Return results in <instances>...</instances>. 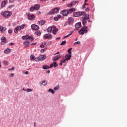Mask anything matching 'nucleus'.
Segmentation results:
<instances>
[{"instance_id":"864d4df0","label":"nucleus","mask_w":127,"mask_h":127,"mask_svg":"<svg viewBox=\"0 0 127 127\" xmlns=\"http://www.w3.org/2000/svg\"><path fill=\"white\" fill-rule=\"evenodd\" d=\"M9 1L10 3H12L14 1V0H9Z\"/></svg>"},{"instance_id":"2eb2a0df","label":"nucleus","mask_w":127,"mask_h":127,"mask_svg":"<svg viewBox=\"0 0 127 127\" xmlns=\"http://www.w3.org/2000/svg\"><path fill=\"white\" fill-rule=\"evenodd\" d=\"M68 13H72V12H74V11H76V8H71L70 9H67Z\"/></svg>"},{"instance_id":"7ed1b4c3","label":"nucleus","mask_w":127,"mask_h":127,"mask_svg":"<svg viewBox=\"0 0 127 127\" xmlns=\"http://www.w3.org/2000/svg\"><path fill=\"white\" fill-rule=\"evenodd\" d=\"M86 13L84 11L75 12L73 13V16L74 17H79L82 15H85Z\"/></svg>"},{"instance_id":"ea45409f","label":"nucleus","mask_w":127,"mask_h":127,"mask_svg":"<svg viewBox=\"0 0 127 127\" xmlns=\"http://www.w3.org/2000/svg\"><path fill=\"white\" fill-rule=\"evenodd\" d=\"M65 44H66V41H64L60 44V45H65Z\"/></svg>"},{"instance_id":"39448f33","label":"nucleus","mask_w":127,"mask_h":127,"mask_svg":"<svg viewBox=\"0 0 127 127\" xmlns=\"http://www.w3.org/2000/svg\"><path fill=\"white\" fill-rule=\"evenodd\" d=\"M26 15L28 16V19L29 20H34L35 18V16L34 14H31L29 13H26Z\"/></svg>"},{"instance_id":"37998d69","label":"nucleus","mask_w":127,"mask_h":127,"mask_svg":"<svg viewBox=\"0 0 127 127\" xmlns=\"http://www.w3.org/2000/svg\"><path fill=\"white\" fill-rule=\"evenodd\" d=\"M70 35H72V34H69L67 35L64 36V39H65V38H67V37H68L69 36H70Z\"/></svg>"},{"instance_id":"e433bc0d","label":"nucleus","mask_w":127,"mask_h":127,"mask_svg":"<svg viewBox=\"0 0 127 127\" xmlns=\"http://www.w3.org/2000/svg\"><path fill=\"white\" fill-rule=\"evenodd\" d=\"M76 44H81V42H80V41H77V42H75V43L73 44V46H75L76 45Z\"/></svg>"},{"instance_id":"ddd939ff","label":"nucleus","mask_w":127,"mask_h":127,"mask_svg":"<svg viewBox=\"0 0 127 127\" xmlns=\"http://www.w3.org/2000/svg\"><path fill=\"white\" fill-rule=\"evenodd\" d=\"M62 12H63V15L64 16H67L68 15V14H69L68 10H67V9L63 10Z\"/></svg>"},{"instance_id":"dca6fc26","label":"nucleus","mask_w":127,"mask_h":127,"mask_svg":"<svg viewBox=\"0 0 127 127\" xmlns=\"http://www.w3.org/2000/svg\"><path fill=\"white\" fill-rule=\"evenodd\" d=\"M71 56L72 55H69V54H67L65 57L66 61H68V60H70V59H71Z\"/></svg>"},{"instance_id":"4c0bfd02","label":"nucleus","mask_w":127,"mask_h":127,"mask_svg":"<svg viewBox=\"0 0 127 127\" xmlns=\"http://www.w3.org/2000/svg\"><path fill=\"white\" fill-rule=\"evenodd\" d=\"M67 7H72L73 5L72 3H70L67 4Z\"/></svg>"},{"instance_id":"6e6552de","label":"nucleus","mask_w":127,"mask_h":127,"mask_svg":"<svg viewBox=\"0 0 127 127\" xmlns=\"http://www.w3.org/2000/svg\"><path fill=\"white\" fill-rule=\"evenodd\" d=\"M45 39H52V35L50 34H46L44 36Z\"/></svg>"},{"instance_id":"a19ab883","label":"nucleus","mask_w":127,"mask_h":127,"mask_svg":"<svg viewBox=\"0 0 127 127\" xmlns=\"http://www.w3.org/2000/svg\"><path fill=\"white\" fill-rule=\"evenodd\" d=\"M9 77L10 78H12V77H14V74L13 73H10L9 75Z\"/></svg>"},{"instance_id":"bb28decb","label":"nucleus","mask_w":127,"mask_h":127,"mask_svg":"<svg viewBox=\"0 0 127 127\" xmlns=\"http://www.w3.org/2000/svg\"><path fill=\"white\" fill-rule=\"evenodd\" d=\"M49 68L51 67H49V66H48V65H44L42 67V68L44 69V70H47V69H49Z\"/></svg>"},{"instance_id":"052dcab7","label":"nucleus","mask_w":127,"mask_h":127,"mask_svg":"<svg viewBox=\"0 0 127 127\" xmlns=\"http://www.w3.org/2000/svg\"><path fill=\"white\" fill-rule=\"evenodd\" d=\"M41 53H44V50H43V49L41 50Z\"/></svg>"},{"instance_id":"c756f323","label":"nucleus","mask_w":127,"mask_h":127,"mask_svg":"<svg viewBox=\"0 0 127 127\" xmlns=\"http://www.w3.org/2000/svg\"><path fill=\"white\" fill-rule=\"evenodd\" d=\"M42 85H43V86H47V81L46 80H43V81H42Z\"/></svg>"},{"instance_id":"f8f14e48","label":"nucleus","mask_w":127,"mask_h":127,"mask_svg":"<svg viewBox=\"0 0 127 127\" xmlns=\"http://www.w3.org/2000/svg\"><path fill=\"white\" fill-rule=\"evenodd\" d=\"M6 2H7V0H4L1 2V5H0L1 8L5 6V4H6Z\"/></svg>"},{"instance_id":"e2e57ef3","label":"nucleus","mask_w":127,"mask_h":127,"mask_svg":"<svg viewBox=\"0 0 127 127\" xmlns=\"http://www.w3.org/2000/svg\"><path fill=\"white\" fill-rule=\"evenodd\" d=\"M57 40H60V39H61V38L60 37H58L56 38Z\"/></svg>"},{"instance_id":"f257e3e1","label":"nucleus","mask_w":127,"mask_h":127,"mask_svg":"<svg viewBox=\"0 0 127 127\" xmlns=\"http://www.w3.org/2000/svg\"><path fill=\"white\" fill-rule=\"evenodd\" d=\"M0 14L3 15L5 18H8L12 14V12L9 11H5L4 12H1Z\"/></svg>"},{"instance_id":"412c9836","label":"nucleus","mask_w":127,"mask_h":127,"mask_svg":"<svg viewBox=\"0 0 127 127\" xmlns=\"http://www.w3.org/2000/svg\"><path fill=\"white\" fill-rule=\"evenodd\" d=\"M89 18H90V15H89V14H85L83 18V19H85L86 20H88Z\"/></svg>"},{"instance_id":"a18cd8bd","label":"nucleus","mask_w":127,"mask_h":127,"mask_svg":"<svg viewBox=\"0 0 127 127\" xmlns=\"http://www.w3.org/2000/svg\"><path fill=\"white\" fill-rule=\"evenodd\" d=\"M58 89H59V86L58 85L54 88V89L55 90H58Z\"/></svg>"},{"instance_id":"bf43d9fd","label":"nucleus","mask_w":127,"mask_h":127,"mask_svg":"<svg viewBox=\"0 0 127 127\" xmlns=\"http://www.w3.org/2000/svg\"><path fill=\"white\" fill-rule=\"evenodd\" d=\"M31 45H32V46L36 45V43H32V44H31Z\"/></svg>"},{"instance_id":"58836bf2","label":"nucleus","mask_w":127,"mask_h":127,"mask_svg":"<svg viewBox=\"0 0 127 127\" xmlns=\"http://www.w3.org/2000/svg\"><path fill=\"white\" fill-rule=\"evenodd\" d=\"M34 55H31L30 56V59L31 60H34Z\"/></svg>"},{"instance_id":"69168bd1","label":"nucleus","mask_w":127,"mask_h":127,"mask_svg":"<svg viewBox=\"0 0 127 127\" xmlns=\"http://www.w3.org/2000/svg\"><path fill=\"white\" fill-rule=\"evenodd\" d=\"M63 64V63H62V62H61V63H60V65L61 66H62Z\"/></svg>"},{"instance_id":"774afa93","label":"nucleus","mask_w":127,"mask_h":127,"mask_svg":"<svg viewBox=\"0 0 127 127\" xmlns=\"http://www.w3.org/2000/svg\"><path fill=\"white\" fill-rule=\"evenodd\" d=\"M60 52H58L57 53L55 54V55H56V54H60Z\"/></svg>"},{"instance_id":"4be33fe9","label":"nucleus","mask_w":127,"mask_h":127,"mask_svg":"<svg viewBox=\"0 0 127 127\" xmlns=\"http://www.w3.org/2000/svg\"><path fill=\"white\" fill-rule=\"evenodd\" d=\"M61 56L59 55H57L55 56L53 59V61H57L59 58H60Z\"/></svg>"},{"instance_id":"f3484780","label":"nucleus","mask_w":127,"mask_h":127,"mask_svg":"<svg viewBox=\"0 0 127 127\" xmlns=\"http://www.w3.org/2000/svg\"><path fill=\"white\" fill-rule=\"evenodd\" d=\"M16 28L18 30H21V29H23V28H24V24L21 25V26H18Z\"/></svg>"},{"instance_id":"c9c22d12","label":"nucleus","mask_w":127,"mask_h":127,"mask_svg":"<svg viewBox=\"0 0 127 127\" xmlns=\"http://www.w3.org/2000/svg\"><path fill=\"white\" fill-rule=\"evenodd\" d=\"M34 60L36 62H39V61H40V59H39V58H35Z\"/></svg>"},{"instance_id":"13d9d810","label":"nucleus","mask_w":127,"mask_h":127,"mask_svg":"<svg viewBox=\"0 0 127 127\" xmlns=\"http://www.w3.org/2000/svg\"><path fill=\"white\" fill-rule=\"evenodd\" d=\"M40 13H41V12H40V11H38L37 12V14H40Z\"/></svg>"},{"instance_id":"6ab92c4d","label":"nucleus","mask_w":127,"mask_h":127,"mask_svg":"<svg viewBox=\"0 0 127 127\" xmlns=\"http://www.w3.org/2000/svg\"><path fill=\"white\" fill-rule=\"evenodd\" d=\"M82 26V24L80 22H78L75 25V28H80Z\"/></svg>"},{"instance_id":"aec40b11","label":"nucleus","mask_w":127,"mask_h":127,"mask_svg":"<svg viewBox=\"0 0 127 127\" xmlns=\"http://www.w3.org/2000/svg\"><path fill=\"white\" fill-rule=\"evenodd\" d=\"M38 23H39L40 25H44V24H45V20L38 21Z\"/></svg>"},{"instance_id":"49530a36","label":"nucleus","mask_w":127,"mask_h":127,"mask_svg":"<svg viewBox=\"0 0 127 127\" xmlns=\"http://www.w3.org/2000/svg\"><path fill=\"white\" fill-rule=\"evenodd\" d=\"M71 3L72 5H75L76 4V1H72Z\"/></svg>"},{"instance_id":"9d476101","label":"nucleus","mask_w":127,"mask_h":127,"mask_svg":"<svg viewBox=\"0 0 127 127\" xmlns=\"http://www.w3.org/2000/svg\"><path fill=\"white\" fill-rule=\"evenodd\" d=\"M52 67H54V68H56V67H58V64H57V62H55L53 64H51L50 65V68H52Z\"/></svg>"},{"instance_id":"5701e85b","label":"nucleus","mask_w":127,"mask_h":127,"mask_svg":"<svg viewBox=\"0 0 127 127\" xmlns=\"http://www.w3.org/2000/svg\"><path fill=\"white\" fill-rule=\"evenodd\" d=\"M22 38L23 40H27V39H29V36H23Z\"/></svg>"},{"instance_id":"4d7b16f0","label":"nucleus","mask_w":127,"mask_h":127,"mask_svg":"<svg viewBox=\"0 0 127 127\" xmlns=\"http://www.w3.org/2000/svg\"><path fill=\"white\" fill-rule=\"evenodd\" d=\"M4 64H5V65H8V62H4Z\"/></svg>"},{"instance_id":"6e6d98bb","label":"nucleus","mask_w":127,"mask_h":127,"mask_svg":"<svg viewBox=\"0 0 127 127\" xmlns=\"http://www.w3.org/2000/svg\"><path fill=\"white\" fill-rule=\"evenodd\" d=\"M85 10H86V11H89V10H90V8L89 7H87Z\"/></svg>"},{"instance_id":"4468645a","label":"nucleus","mask_w":127,"mask_h":127,"mask_svg":"<svg viewBox=\"0 0 127 127\" xmlns=\"http://www.w3.org/2000/svg\"><path fill=\"white\" fill-rule=\"evenodd\" d=\"M39 59L40 61H43V60H45L46 59V56L45 55H40L39 57Z\"/></svg>"},{"instance_id":"09e8293b","label":"nucleus","mask_w":127,"mask_h":127,"mask_svg":"<svg viewBox=\"0 0 127 127\" xmlns=\"http://www.w3.org/2000/svg\"><path fill=\"white\" fill-rule=\"evenodd\" d=\"M54 19L55 21H58V17H55Z\"/></svg>"},{"instance_id":"393cba45","label":"nucleus","mask_w":127,"mask_h":127,"mask_svg":"<svg viewBox=\"0 0 127 127\" xmlns=\"http://www.w3.org/2000/svg\"><path fill=\"white\" fill-rule=\"evenodd\" d=\"M52 29H53V27H49V28H48L47 30L49 33H51V32H52Z\"/></svg>"},{"instance_id":"cd10ccee","label":"nucleus","mask_w":127,"mask_h":127,"mask_svg":"<svg viewBox=\"0 0 127 127\" xmlns=\"http://www.w3.org/2000/svg\"><path fill=\"white\" fill-rule=\"evenodd\" d=\"M5 30H6V28L2 26V28H1V30H0V31H1L2 33H3V32H4V31H5Z\"/></svg>"},{"instance_id":"79ce46f5","label":"nucleus","mask_w":127,"mask_h":127,"mask_svg":"<svg viewBox=\"0 0 127 127\" xmlns=\"http://www.w3.org/2000/svg\"><path fill=\"white\" fill-rule=\"evenodd\" d=\"M27 92L28 93H29V92H32V89H30V88H28V89H27Z\"/></svg>"},{"instance_id":"603ef678","label":"nucleus","mask_w":127,"mask_h":127,"mask_svg":"<svg viewBox=\"0 0 127 127\" xmlns=\"http://www.w3.org/2000/svg\"><path fill=\"white\" fill-rule=\"evenodd\" d=\"M40 47H41V48H44V44H42L40 45Z\"/></svg>"},{"instance_id":"c03bdc74","label":"nucleus","mask_w":127,"mask_h":127,"mask_svg":"<svg viewBox=\"0 0 127 127\" xmlns=\"http://www.w3.org/2000/svg\"><path fill=\"white\" fill-rule=\"evenodd\" d=\"M14 32H15V33H18V31L16 28L14 29Z\"/></svg>"},{"instance_id":"de8ad7c7","label":"nucleus","mask_w":127,"mask_h":127,"mask_svg":"<svg viewBox=\"0 0 127 127\" xmlns=\"http://www.w3.org/2000/svg\"><path fill=\"white\" fill-rule=\"evenodd\" d=\"M8 32L10 34H11L12 33V30H11V29H9L8 30Z\"/></svg>"},{"instance_id":"5fc2aeb1","label":"nucleus","mask_w":127,"mask_h":127,"mask_svg":"<svg viewBox=\"0 0 127 127\" xmlns=\"http://www.w3.org/2000/svg\"><path fill=\"white\" fill-rule=\"evenodd\" d=\"M57 16H58V18H61V15L58 14V15H57Z\"/></svg>"},{"instance_id":"20e7f679","label":"nucleus","mask_w":127,"mask_h":127,"mask_svg":"<svg viewBox=\"0 0 127 127\" xmlns=\"http://www.w3.org/2000/svg\"><path fill=\"white\" fill-rule=\"evenodd\" d=\"M59 9H60V8L59 7L55 8L51 11L48 12L47 14H50L51 15H52V14H54L55 12H58V11H59Z\"/></svg>"},{"instance_id":"473e14b6","label":"nucleus","mask_w":127,"mask_h":127,"mask_svg":"<svg viewBox=\"0 0 127 127\" xmlns=\"http://www.w3.org/2000/svg\"><path fill=\"white\" fill-rule=\"evenodd\" d=\"M67 52H68V54L72 55V48H69L68 51Z\"/></svg>"},{"instance_id":"0e129e2a","label":"nucleus","mask_w":127,"mask_h":127,"mask_svg":"<svg viewBox=\"0 0 127 127\" xmlns=\"http://www.w3.org/2000/svg\"><path fill=\"white\" fill-rule=\"evenodd\" d=\"M46 73H47L48 74H49L50 73V70H48L46 71Z\"/></svg>"},{"instance_id":"72a5a7b5","label":"nucleus","mask_w":127,"mask_h":127,"mask_svg":"<svg viewBox=\"0 0 127 127\" xmlns=\"http://www.w3.org/2000/svg\"><path fill=\"white\" fill-rule=\"evenodd\" d=\"M34 9H35V8H34V6H31L30 8V11L32 12L33 11H34Z\"/></svg>"},{"instance_id":"a211bd4d","label":"nucleus","mask_w":127,"mask_h":127,"mask_svg":"<svg viewBox=\"0 0 127 127\" xmlns=\"http://www.w3.org/2000/svg\"><path fill=\"white\" fill-rule=\"evenodd\" d=\"M34 7L36 10H39V9H40V4H35Z\"/></svg>"},{"instance_id":"c85d7f7f","label":"nucleus","mask_w":127,"mask_h":127,"mask_svg":"<svg viewBox=\"0 0 127 127\" xmlns=\"http://www.w3.org/2000/svg\"><path fill=\"white\" fill-rule=\"evenodd\" d=\"M48 92H49V93H52V94H55V91H54V90L51 89V88H50Z\"/></svg>"},{"instance_id":"b1692460","label":"nucleus","mask_w":127,"mask_h":127,"mask_svg":"<svg viewBox=\"0 0 127 127\" xmlns=\"http://www.w3.org/2000/svg\"><path fill=\"white\" fill-rule=\"evenodd\" d=\"M10 49H6L4 51V53H5V54H8L10 52Z\"/></svg>"},{"instance_id":"0eeeda50","label":"nucleus","mask_w":127,"mask_h":127,"mask_svg":"<svg viewBox=\"0 0 127 127\" xmlns=\"http://www.w3.org/2000/svg\"><path fill=\"white\" fill-rule=\"evenodd\" d=\"M31 28H32L33 30H38V29H39V26L35 24H32L31 26Z\"/></svg>"},{"instance_id":"423d86ee","label":"nucleus","mask_w":127,"mask_h":127,"mask_svg":"<svg viewBox=\"0 0 127 127\" xmlns=\"http://www.w3.org/2000/svg\"><path fill=\"white\" fill-rule=\"evenodd\" d=\"M74 21H75V20L72 17H70L67 19V23L68 25H72V24L74 23Z\"/></svg>"},{"instance_id":"1a4fd4ad","label":"nucleus","mask_w":127,"mask_h":127,"mask_svg":"<svg viewBox=\"0 0 127 127\" xmlns=\"http://www.w3.org/2000/svg\"><path fill=\"white\" fill-rule=\"evenodd\" d=\"M1 45H4L6 43V38L5 37H2L1 38Z\"/></svg>"},{"instance_id":"a878e982","label":"nucleus","mask_w":127,"mask_h":127,"mask_svg":"<svg viewBox=\"0 0 127 127\" xmlns=\"http://www.w3.org/2000/svg\"><path fill=\"white\" fill-rule=\"evenodd\" d=\"M23 44L24 45H25L26 47H29V44H30V43H29V42H28V41H25V42L23 43Z\"/></svg>"},{"instance_id":"2f4dec72","label":"nucleus","mask_w":127,"mask_h":127,"mask_svg":"<svg viewBox=\"0 0 127 127\" xmlns=\"http://www.w3.org/2000/svg\"><path fill=\"white\" fill-rule=\"evenodd\" d=\"M35 35H41V32L40 31H37L35 33Z\"/></svg>"},{"instance_id":"338daca9","label":"nucleus","mask_w":127,"mask_h":127,"mask_svg":"<svg viewBox=\"0 0 127 127\" xmlns=\"http://www.w3.org/2000/svg\"><path fill=\"white\" fill-rule=\"evenodd\" d=\"M25 74H26V75H28V71H26Z\"/></svg>"},{"instance_id":"3c124183","label":"nucleus","mask_w":127,"mask_h":127,"mask_svg":"<svg viewBox=\"0 0 127 127\" xmlns=\"http://www.w3.org/2000/svg\"><path fill=\"white\" fill-rule=\"evenodd\" d=\"M14 6V5H10L8 6V8H12V7H13Z\"/></svg>"},{"instance_id":"8fccbe9b","label":"nucleus","mask_w":127,"mask_h":127,"mask_svg":"<svg viewBox=\"0 0 127 127\" xmlns=\"http://www.w3.org/2000/svg\"><path fill=\"white\" fill-rule=\"evenodd\" d=\"M66 61H67V60L65 59L64 61L61 60V62H62V63H66Z\"/></svg>"},{"instance_id":"7c9ffc66","label":"nucleus","mask_w":127,"mask_h":127,"mask_svg":"<svg viewBox=\"0 0 127 127\" xmlns=\"http://www.w3.org/2000/svg\"><path fill=\"white\" fill-rule=\"evenodd\" d=\"M81 20L83 25H85L87 23V20L86 19L82 18Z\"/></svg>"},{"instance_id":"f704fd0d","label":"nucleus","mask_w":127,"mask_h":127,"mask_svg":"<svg viewBox=\"0 0 127 127\" xmlns=\"http://www.w3.org/2000/svg\"><path fill=\"white\" fill-rule=\"evenodd\" d=\"M29 40H31V41H33V40H34V38H33L31 36H29Z\"/></svg>"},{"instance_id":"680f3d73","label":"nucleus","mask_w":127,"mask_h":127,"mask_svg":"<svg viewBox=\"0 0 127 127\" xmlns=\"http://www.w3.org/2000/svg\"><path fill=\"white\" fill-rule=\"evenodd\" d=\"M82 7H83V8H86V5L85 4H83L82 5Z\"/></svg>"},{"instance_id":"f03ea898","label":"nucleus","mask_w":127,"mask_h":127,"mask_svg":"<svg viewBox=\"0 0 127 127\" xmlns=\"http://www.w3.org/2000/svg\"><path fill=\"white\" fill-rule=\"evenodd\" d=\"M88 27L86 26H84L82 27L80 30L78 31L79 34L80 35H83V34H85V33H87L88 32Z\"/></svg>"},{"instance_id":"9b49d317","label":"nucleus","mask_w":127,"mask_h":127,"mask_svg":"<svg viewBox=\"0 0 127 127\" xmlns=\"http://www.w3.org/2000/svg\"><path fill=\"white\" fill-rule=\"evenodd\" d=\"M53 33L54 35H56L57 32L58 31V28H56V26H54L53 27Z\"/></svg>"}]
</instances>
